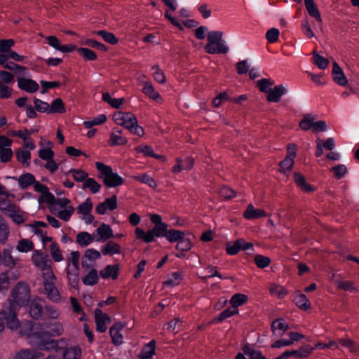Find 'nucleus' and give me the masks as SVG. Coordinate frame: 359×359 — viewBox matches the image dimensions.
Masks as SVG:
<instances>
[{
    "mask_svg": "<svg viewBox=\"0 0 359 359\" xmlns=\"http://www.w3.org/2000/svg\"><path fill=\"white\" fill-rule=\"evenodd\" d=\"M2 262L5 266L12 268L17 265L18 259L13 257L11 250L4 249L2 252Z\"/></svg>",
    "mask_w": 359,
    "mask_h": 359,
    "instance_id": "e433bc0d",
    "label": "nucleus"
},
{
    "mask_svg": "<svg viewBox=\"0 0 359 359\" xmlns=\"http://www.w3.org/2000/svg\"><path fill=\"white\" fill-rule=\"evenodd\" d=\"M274 81L270 79H262L257 81V86L259 90L268 93L271 89Z\"/></svg>",
    "mask_w": 359,
    "mask_h": 359,
    "instance_id": "6e6d98bb",
    "label": "nucleus"
},
{
    "mask_svg": "<svg viewBox=\"0 0 359 359\" xmlns=\"http://www.w3.org/2000/svg\"><path fill=\"white\" fill-rule=\"evenodd\" d=\"M80 254L78 251H73L67 259V278L69 284L72 287H76L79 283Z\"/></svg>",
    "mask_w": 359,
    "mask_h": 359,
    "instance_id": "39448f33",
    "label": "nucleus"
},
{
    "mask_svg": "<svg viewBox=\"0 0 359 359\" xmlns=\"http://www.w3.org/2000/svg\"><path fill=\"white\" fill-rule=\"evenodd\" d=\"M29 149L26 148L24 145L23 147L18 149L16 151V158L24 166L28 167L31 161V153Z\"/></svg>",
    "mask_w": 359,
    "mask_h": 359,
    "instance_id": "bb28decb",
    "label": "nucleus"
},
{
    "mask_svg": "<svg viewBox=\"0 0 359 359\" xmlns=\"http://www.w3.org/2000/svg\"><path fill=\"white\" fill-rule=\"evenodd\" d=\"M95 166L99 172L98 177L107 187H116L123 184V177L114 172L111 167L101 162H96Z\"/></svg>",
    "mask_w": 359,
    "mask_h": 359,
    "instance_id": "20e7f679",
    "label": "nucleus"
},
{
    "mask_svg": "<svg viewBox=\"0 0 359 359\" xmlns=\"http://www.w3.org/2000/svg\"><path fill=\"white\" fill-rule=\"evenodd\" d=\"M118 265H107L100 271V276L104 279L111 278L115 280L118 277Z\"/></svg>",
    "mask_w": 359,
    "mask_h": 359,
    "instance_id": "2f4dec72",
    "label": "nucleus"
},
{
    "mask_svg": "<svg viewBox=\"0 0 359 359\" xmlns=\"http://www.w3.org/2000/svg\"><path fill=\"white\" fill-rule=\"evenodd\" d=\"M280 171L285 176L288 177L292 171V158L288 154L284 161L280 163Z\"/></svg>",
    "mask_w": 359,
    "mask_h": 359,
    "instance_id": "3c124183",
    "label": "nucleus"
},
{
    "mask_svg": "<svg viewBox=\"0 0 359 359\" xmlns=\"http://www.w3.org/2000/svg\"><path fill=\"white\" fill-rule=\"evenodd\" d=\"M40 326L38 323L32 324L27 322L23 325L20 332L28 337L42 339L47 335L60 336L64 331L63 325L60 322H54L50 324L46 332H40Z\"/></svg>",
    "mask_w": 359,
    "mask_h": 359,
    "instance_id": "f03ea898",
    "label": "nucleus"
},
{
    "mask_svg": "<svg viewBox=\"0 0 359 359\" xmlns=\"http://www.w3.org/2000/svg\"><path fill=\"white\" fill-rule=\"evenodd\" d=\"M295 304L296 305L303 311H307L310 309L311 304L309 300L306 297V296L304 294L297 293L295 297Z\"/></svg>",
    "mask_w": 359,
    "mask_h": 359,
    "instance_id": "a19ab883",
    "label": "nucleus"
},
{
    "mask_svg": "<svg viewBox=\"0 0 359 359\" xmlns=\"http://www.w3.org/2000/svg\"><path fill=\"white\" fill-rule=\"evenodd\" d=\"M98 275L97 271L95 269H91L88 274L83 278V283L86 285H94L97 283Z\"/></svg>",
    "mask_w": 359,
    "mask_h": 359,
    "instance_id": "de8ad7c7",
    "label": "nucleus"
},
{
    "mask_svg": "<svg viewBox=\"0 0 359 359\" xmlns=\"http://www.w3.org/2000/svg\"><path fill=\"white\" fill-rule=\"evenodd\" d=\"M287 93V89L283 85H278L271 89L267 93L266 100L271 102H277L280 100L282 95Z\"/></svg>",
    "mask_w": 359,
    "mask_h": 359,
    "instance_id": "5701e85b",
    "label": "nucleus"
},
{
    "mask_svg": "<svg viewBox=\"0 0 359 359\" xmlns=\"http://www.w3.org/2000/svg\"><path fill=\"white\" fill-rule=\"evenodd\" d=\"M223 32L220 31H211L207 34L208 43L204 49L208 54H225L229 51V47L223 40Z\"/></svg>",
    "mask_w": 359,
    "mask_h": 359,
    "instance_id": "7ed1b4c3",
    "label": "nucleus"
},
{
    "mask_svg": "<svg viewBox=\"0 0 359 359\" xmlns=\"http://www.w3.org/2000/svg\"><path fill=\"white\" fill-rule=\"evenodd\" d=\"M134 179L136 180L143 183L146 184L150 187L156 188L157 187V184L155 182V180L149 175L147 174H143L140 176H135L134 177Z\"/></svg>",
    "mask_w": 359,
    "mask_h": 359,
    "instance_id": "0e129e2a",
    "label": "nucleus"
},
{
    "mask_svg": "<svg viewBox=\"0 0 359 359\" xmlns=\"http://www.w3.org/2000/svg\"><path fill=\"white\" fill-rule=\"evenodd\" d=\"M266 216V213L264 210L255 208L252 204H249L243 213L244 218L248 220H253Z\"/></svg>",
    "mask_w": 359,
    "mask_h": 359,
    "instance_id": "aec40b11",
    "label": "nucleus"
},
{
    "mask_svg": "<svg viewBox=\"0 0 359 359\" xmlns=\"http://www.w3.org/2000/svg\"><path fill=\"white\" fill-rule=\"evenodd\" d=\"M92 208L93 203L90 198H87L78 207V213L86 224H90L94 219L93 216L90 214Z\"/></svg>",
    "mask_w": 359,
    "mask_h": 359,
    "instance_id": "ddd939ff",
    "label": "nucleus"
},
{
    "mask_svg": "<svg viewBox=\"0 0 359 359\" xmlns=\"http://www.w3.org/2000/svg\"><path fill=\"white\" fill-rule=\"evenodd\" d=\"M18 86L20 89L30 93L36 92L39 88V84L35 81L25 77L18 79Z\"/></svg>",
    "mask_w": 359,
    "mask_h": 359,
    "instance_id": "a211bd4d",
    "label": "nucleus"
},
{
    "mask_svg": "<svg viewBox=\"0 0 359 359\" xmlns=\"http://www.w3.org/2000/svg\"><path fill=\"white\" fill-rule=\"evenodd\" d=\"M34 248L33 242L28 239H21L16 246L18 251L25 253L33 250Z\"/></svg>",
    "mask_w": 359,
    "mask_h": 359,
    "instance_id": "8fccbe9b",
    "label": "nucleus"
},
{
    "mask_svg": "<svg viewBox=\"0 0 359 359\" xmlns=\"http://www.w3.org/2000/svg\"><path fill=\"white\" fill-rule=\"evenodd\" d=\"M74 212V208L72 205L67 206L62 210L58 211L57 216L62 220L67 222Z\"/></svg>",
    "mask_w": 359,
    "mask_h": 359,
    "instance_id": "338daca9",
    "label": "nucleus"
},
{
    "mask_svg": "<svg viewBox=\"0 0 359 359\" xmlns=\"http://www.w3.org/2000/svg\"><path fill=\"white\" fill-rule=\"evenodd\" d=\"M155 354V341L151 340L150 342L144 345L142 352L140 354V357L142 359H151V358Z\"/></svg>",
    "mask_w": 359,
    "mask_h": 359,
    "instance_id": "58836bf2",
    "label": "nucleus"
},
{
    "mask_svg": "<svg viewBox=\"0 0 359 359\" xmlns=\"http://www.w3.org/2000/svg\"><path fill=\"white\" fill-rule=\"evenodd\" d=\"M243 243V239H238L234 242L228 243L226 245V252L229 255H233L237 254L241 250V244Z\"/></svg>",
    "mask_w": 359,
    "mask_h": 359,
    "instance_id": "e2e57ef3",
    "label": "nucleus"
},
{
    "mask_svg": "<svg viewBox=\"0 0 359 359\" xmlns=\"http://www.w3.org/2000/svg\"><path fill=\"white\" fill-rule=\"evenodd\" d=\"M8 135L10 136L20 137L24 142L23 145L29 150H34L35 149V144L30 138L32 133L27 128L19 130H11L8 132Z\"/></svg>",
    "mask_w": 359,
    "mask_h": 359,
    "instance_id": "f8f14e48",
    "label": "nucleus"
},
{
    "mask_svg": "<svg viewBox=\"0 0 359 359\" xmlns=\"http://www.w3.org/2000/svg\"><path fill=\"white\" fill-rule=\"evenodd\" d=\"M117 208L116 196H112L111 198L106 199L102 203L98 204L96 208V212L99 215H104L107 210L112 211Z\"/></svg>",
    "mask_w": 359,
    "mask_h": 359,
    "instance_id": "f3484780",
    "label": "nucleus"
},
{
    "mask_svg": "<svg viewBox=\"0 0 359 359\" xmlns=\"http://www.w3.org/2000/svg\"><path fill=\"white\" fill-rule=\"evenodd\" d=\"M6 214L17 224H22L25 221V212L15 205L8 209V212Z\"/></svg>",
    "mask_w": 359,
    "mask_h": 359,
    "instance_id": "a878e982",
    "label": "nucleus"
},
{
    "mask_svg": "<svg viewBox=\"0 0 359 359\" xmlns=\"http://www.w3.org/2000/svg\"><path fill=\"white\" fill-rule=\"evenodd\" d=\"M168 226L166 223L163 222L160 224L154 225L152 229L144 231L140 227L135 228V233L137 239L143 241L144 243L153 242L155 236L161 238L165 237L168 230Z\"/></svg>",
    "mask_w": 359,
    "mask_h": 359,
    "instance_id": "423d86ee",
    "label": "nucleus"
},
{
    "mask_svg": "<svg viewBox=\"0 0 359 359\" xmlns=\"http://www.w3.org/2000/svg\"><path fill=\"white\" fill-rule=\"evenodd\" d=\"M294 180L297 185L304 192L309 193L314 191V187L306 182L305 177L299 174L294 173Z\"/></svg>",
    "mask_w": 359,
    "mask_h": 359,
    "instance_id": "473e14b6",
    "label": "nucleus"
},
{
    "mask_svg": "<svg viewBox=\"0 0 359 359\" xmlns=\"http://www.w3.org/2000/svg\"><path fill=\"white\" fill-rule=\"evenodd\" d=\"M94 236L96 241H105L114 236L111 226L105 223L97 228Z\"/></svg>",
    "mask_w": 359,
    "mask_h": 359,
    "instance_id": "dca6fc26",
    "label": "nucleus"
},
{
    "mask_svg": "<svg viewBox=\"0 0 359 359\" xmlns=\"http://www.w3.org/2000/svg\"><path fill=\"white\" fill-rule=\"evenodd\" d=\"M10 312L0 311V333L4 330L5 324L11 330L20 327V322L16 317V310L25 306L30 299V288L27 283L19 282L11 291Z\"/></svg>",
    "mask_w": 359,
    "mask_h": 359,
    "instance_id": "f257e3e1",
    "label": "nucleus"
},
{
    "mask_svg": "<svg viewBox=\"0 0 359 359\" xmlns=\"http://www.w3.org/2000/svg\"><path fill=\"white\" fill-rule=\"evenodd\" d=\"M9 229L5 220L0 215V242L5 243L9 235Z\"/></svg>",
    "mask_w": 359,
    "mask_h": 359,
    "instance_id": "680f3d73",
    "label": "nucleus"
},
{
    "mask_svg": "<svg viewBox=\"0 0 359 359\" xmlns=\"http://www.w3.org/2000/svg\"><path fill=\"white\" fill-rule=\"evenodd\" d=\"M313 62L318 67V68L321 69H325L328 66L329 60L327 58L323 57L322 55L314 53Z\"/></svg>",
    "mask_w": 359,
    "mask_h": 359,
    "instance_id": "774afa93",
    "label": "nucleus"
},
{
    "mask_svg": "<svg viewBox=\"0 0 359 359\" xmlns=\"http://www.w3.org/2000/svg\"><path fill=\"white\" fill-rule=\"evenodd\" d=\"M243 351L250 359H266L259 350H255L249 346H245Z\"/></svg>",
    "mask_w": 359,
    "mask_h": 359,
    "instance_id": "13d9d810",
    "label": "nucleus"
},
{
    "mask_svg": "<svg viewBox=\"0 0 359 359\" xmlns=\"http://www.w3.org/2000/svg\"><path fill=\"white\" fill-rule=\"evenodd\" d=\"M46 39L50 46L62 53H70L76 49L75 45H62L60 41L55 36H48Z\"/></svg>",
    "mask_w": 359,
    "mask_h": 359,
    "instance_id": "4468645a",
    "label": "nucleus"
},
{
    "mask_svg": "<svg viewBox=\"0 0 359 359\" xmlns=\"http://www.w3.org/2000/svg\"><path fill=\"white\" fill-rule=\"evenodd\" d=\"M143 85L142 93L153 100L162 102L163 99L160 94L155 90L150 81H142Z\"/></svg>",
    "mask_w": 359,
    "mask_h": 359,
    "instance_id": "412c9836",
    "label": "nucleus"
},
{
    "mask_svg": "<svg viewBox=\"0 0 359 359\" xmlns=\"http://www.w3.org/2000/svg\"><path fill=\"white\" fill-rule=\"evenodd\" d=\"M238 313V309H233L232 306L224 310L217 317L214 319V321L222 322L227 318L231 317Z\"/></svg>",
    "mask_w": 359,
    "mask_h": 359,
    "instance_id": "bf43d9fd",
    "label": "nucleus"
},
{
    "mask_svg": "<svg viewBox=\"0 0 359 359\" xmlns=\"http://www.w3.org/2000/svg\"><path fill=\"white\" fill-rule=\"evenodd\" d=\"M314 348L309 344H304L299 348L293 350V358H306L313 351Z\"/></svg>",
    "mask_w": 359,
    "mask_h": 359,
    "instance_id": "f704fd0d",
    "label": "nucleus"
},
{
    "mask_svg": "<svg viewBox=\"0 0 359 359\" xmlns=\"http://www.w3.org/2000/svg\"><path fill=\"white\" fill-rule=\"evenodd\" d=\"M43 300L39 297L34 298L29 306V314L33 318L38 319L42 316Z\"/></svg>",
    "mask_w": 359,
    "mask_h": 359,
    "instance_id": "b1692460",
    "label": "nucleus"
},
{
    "mask_svg": "<svg viewBox=\"0 0 359 359\" xmlns=\"http://www.w3.org/2000/svg\"><path fill=\"white\" fill-rule=\"evenodd\" d=\"M33 264L40 271L41 278L46 277L54 273L51 261L48 259V255L40 251L34 250L31 257Z\"/></svg>",
    "mask_w": 359,
    "mask_h": 359,
    "instance_id": "0eeeda50",
    "label": "nucleus"
},
{
    "mask_svg": "<svg viewBox=\"0 0 359 359\" xmlns=\"http://www.w3.org/2000/svg\"><path fill=\"white\" fill-rule=\"evenodd\" d=\"M316 119L315 116L309 114L305 115L303 119L299 122V127L304 130L313 129L314 121Z\"/></svg>",
    "mask_w": 359,
    "mask_h": 359,
    "instance_id": "052dcab7",
    "label": "nucleus"
},
{
    "mask_svg": "<svg viewBox=\"0 0 359 359\" xmlns=\"http://www.w3.org/2000/svg\"><path fill=\"white\" fill-rule=\"evenodd\" d=\"M56 279L54 273L48 276V278L46 276L42 278L44 293L47 298L53 302L58 303L61 300V296L55 285Z\"/></svg>",
    "mask_w": 359,
    "mask_h": 359,
    "instance_id": "6e6552de",
    "label": "nucleus"
},
{
    "mask_svg": "<svg viewBox=\"0 0 359 359\" xmlns=\"http://www.w3.org/2000/svg\"><path fill=\"white\" fill-rule=\"evenodd\" d=\"M114 121L128 130H132L133 127L137 123V118L135 115L130 112L116 111L113 115Z\"/></svg>",
    "mask_w": 359,
    "mask_h": 359,
    "instance_id": "1a4fd4ad",
    "label": "nucleus"
},
{
    "mask_svg": "<svg viewBox=\"0 0 359 359\" xmlns=\"http://www.w3.org/2000/svg\"><path fill=\"white\" fill-rule=\"evenodd\" d=\"M270 293L278 298H283L287 294V291L281 285L272 283L269 287Z\"/></svg>",
    "mask_w": 359,
    "mask_h": 359,
    "instance_id": "603ef678",
    "label": "nucleus"
},
{
    "mask_svg": "<svg viewBox=\"0 0 359 359\" xmlns=\"http://www.w3.org/2000/svg\"><path fill=\"white\" fill-rule=\"evenodd\" d=\"M182 273L179 272L171 273L166 277V280L163 282V286L175 287L178 285L182 279Z\"/></svg>",
    "mask_w": 359,
    "mask_h": 359,
    "instance_id": "4c0bfd02",
    "label": "nucleus"
},
{
    "mask_svg": "<svg viewBox=\"0 0 359 359\" xmlns=\"http://www.w3.org/2000/svg\"><path fill=\"white\" fill-rule=\"evenodd\" d=\"M58 359H81V349L76 346L67 347L57 351Z\"/></svg>",
    "mask_w": 359,
    "mask_h": 359,
    "instance_id": "9b49d317",
    "label": "nucleus"
},
{
    "mask_svg": "<svg viewBox=\"0 0 359 359\" xmlns=\"http://www.w3.org/2000/svg\"><path fill=\"white\" fill-rule=\"evenodd\" d=\"M248 299V297L247 295L242 293H236L231 297L229 302L233 309H238V306L246 303Z\"/></svg>",
    "mask_w": 359,
    "mask_h": 359,
    "instance_id": "79ce46f5",
    "label": "nucleus"
},
{
    "mask_svg": "<svg viewBox=\"0 0 359 359\" xmlns=\"http://www.w3.org/2000/svg\"><path fill=\"white\" fill-rule=\"evenodd\" d=\"M78 53L87 60H95L97 58L96 53L87 48H79L76 49Z\"/></svg>",
    "mask_w": 359,
    "mask_h": 359,
    "instance_id": "69168bd1",
    "label": "nucleus"
},
{
    "mask_svg": "<svg viewBox=\"0 0 359 359\" xmlns=\"http://www.w3.org/2000/svg\"><path fill=\"white\" fill-rule=\"evenodd\" d=\"M41 357V354L39 351L22 350L18 353L15 359H39Z\"/></svg>",
    "mask_w": 359,
    "mask_h": 359,
    "instance_id": "37998d69",
    "label": "nucleus"
},
{
    "mask_svg": "<svg viewBox=\"0 0 359 359\" xmlns=\"http://www.w3.org/2000/svg\"><path fill=\"white\" fill-rule=\"evenodd\" d=\"M50 254L53 259L56 262H62L64 259L59 245L55 242H52V243L50 244Z\"/></svg>",
    "mask_w": 359,
    "mask_h": 359,
    "instance_id": "c03bdc74",
    "label": "nucleus"
},
{
    "mask_svg": "<svg viewBox=\"0 0 359 359\" xmlns=\"http://www.w3.org/2000/svg\"><path fill=\"white\" fill-rule=\"evenodd\" d=\"M121 130H116L110 134V139L109 144L111 146L115 145H125L128 142L127 138L121 135Z\"/></svg>",
    "mask_w": 359,
    "mask_h": 359,
    "instance_id": "72a5a7b5",
    "label": "nucleus"
},
{
    "mask_svg": "<svg viewBox=\"0 0 359 359\" xmlns=\"http://www.w3.org/2000/svg\"><path fill=\"white\" fill-rule=\"evenodd\" d=\"M336 275H332V279L334 285L339 290L344 291H349L351 292H356V288L354 286V283L351 280L341 281L338 278H335Z\"/></svg>",
    "mask_w": 359,
    "mask_h": 359,
    "instance_id": "7c9ffc66",
    "label": "nucleus"
},
{
    "mask_svg": "<svg viewBox=\"0 0 359 359\" xmlns=\"http://www.w3.org/2000/svg\"><path fill=\"white\" fill-rule=\"evenodd\" d=\"M39 203L44 202L48 205V208L50 211H56L55 208V196L48 191L44 192L39 198Z\"/></svg>",
    "mask_w": 359,
    "mask_h": 359,
    "instance_id": "c9c22d12",
    "label": "nucleus"
},
{
    "mask_svg": "<svg viewBox=\"0 0 359 359\" xmlns=\"http://www.w3.org/2000/svg\"><path fill=\"white\" fill-rule=\"evenodd\" d=\"M93 34L100 36L106 42L110 44L114 45L117 43L118 41V39L114 34L108 32L106 30L95 31L93 32Z\"/></svg>",
    "mask_w": 359,
    "mask_h": 359,
    "instance_id": "49530a36",
    "label": "nucleus"
},
{
    "mask_svg": "<svg viewBox=\"0 0 359 359\" xmlns=\"http://www.w3.org/2000/svg\"><path fill=\"white\" fill-rule=\"evenodd\" d=\"M65 107L62 100L60 98L54 100L49 107V114L65 113Z\"/></svg>",
    "mask_w": 359,
    "mask_h": 359,
    "instance_id": "a18cd8bd",
    "label": "nucleus"
},
{
    "mask_svg": "<svg viewBox=\"0 0 359 359\" xmlns=\"http://www.w3.org/2000/svg\"><path fill=\"white\" fill-rule=\"evenodd\" d=\"M94 313L97 331L104 332L107 330V325L111 322L110 317L100 309H96Z\"/></svg>",
    "mask_w": 359,
    "mask_h": 359,
    "instance_id": "9d476101",
    "label": "nucleus"
},
{
    "mask_svg": "<svg viewBox=\"0 0 359 359\" xmlns=\"http://www.w3.org/2000/svg\"><path fill=\"white\" fill-rule=\"evenodd\" d=\"M288 327L289 325L282 318L275 320L271 325L273 334L276 337H282Z\"/></svg>",
    "mask_w": 359,
    "mask_h": 359,
    "instance_id": "393cba45",
    "label": "nucleus"
},
{
    "mask_svg": "<svg viewBox=\"0 0 359 359\" xmlns=\"http://www.w3.org/2000/svg\"><path fill=\"white\" fill-rule=\"evenodd\" d=\"M332 72L333 80L334 81L335 83L341 86H345L346 85H347L348 80L346 78L342 69L336 62L333 63Z\"/></svg>",
    "mask_w": 359,
    "mask_h": 359,
    "instance_id": "4be33fe9",
    "label": "nucleus"
},
{
    "mask_svg": "<svg viewBox=\"0 0 359 359\" xmlns=\"http://www.w3.org/2000/svg\"><path fill=\"white\" fill-rule=\"evenodd\" d=\"M83 188L89 189L93 194H95L100 191L101 185L93 178H87L83 184Z\"/></svg>",
    "mask_w": 359,
    "mask_h": 359,
    "instance_id": "5fc2aeb1",
    "label": "nucleus"
},
{
    "mask_svg": "<svg viewBox=\"0 0 359 359\" xmlns=\"http://www.w3.org/2000/svg\"><path fill=\"white\" fill-rule=\"evenodd\" d=\"M101 251L104 255L113 256L120 254L121 248L118 243L110 241L102 247Z\"/></svg>",
    "mask_w": 359,
    "mask_h": 359,
    "instance_id": "cd10ccee",
    "label": "nucleus"
},
{
    "mask_svg": "<svg viewBox=\"0 0 359 359\" xmlns=\"http://www.w3.org/2000/svg\"><path fill=\"white\" fill-rule=\"evenodd\" d=\"M153 70V77L154 80L159 83L164 84L166 82V77L164 72L158 65H154L151 67Z\"/></svg>",
    "mask_w": 359,
    "mask_h": 359,
    "instance_id": "4d7b16f0",
    "label": "nucleus"
},
{
    "mask_svg": "<svg viewBox=\"0 0 359 359\" xmlns=\"http://www.w3.org/2000/svg\"><path fill=\"white\" fill-rule=\"evenodd\" d=\"M12 179L18 181L20 188L27 189L28 187L34 184L36 179L31 173H25L21 175L19 177H12Z\"/></svg>",
    "mask_w": 359,
    "mask_h": 359,
    "instance_id": "c85d7f7f",
    "label": "nucleus"
},
{
    "mask_svg": "<svg viewBox=\"0 0 359 359\" xmlns=\"http://www.w3.org/2000/svg\"><path fill=\"white\" fill-rule=\"evenodd\" d=\"M135 151L138 153H143L145 156H152L156 158L165 160L163 156L155 154L152 148L147 145H141L135 148Z\"/></svg>",
    "mask_w": 359,
    "mask_h": 359,
    "instance_id": "864d4df0",
    "label": "nucleus"
},
{
    "mask_svg": "<svg viewBox=\"0 0 359 359\" xmlns=\"http://www.w3.org/2000/svg\"><path fill=\"white\" fill-rule=\"evenodd\" d=\"M93 242V238L88 232L82 231L76 236V243L81 247H87Z\"/></svg>",
    "mask_w": 359,
    "mask_h": 359,
    "instance_id": "ea45409f",
    "label": "nucleus"
},
{
    "mask_svg": "<svg viewBox=\"0 0 359 359\" xmlns=\"http://www.w3.org/2000/svg\"><path fill=\"white\" fill-rule=\"evenodd\" d=\"M306 8L310 16L314 18L318 22L322 23L320 11L313 0H304Z\"/></svg>",
    "mask_w": 359,
    "mask_h": 359,
    "instance_id": "c756f323",
    "label": "nucleus"
},
{
    "mask_svg": "<svg viewBox=\"0 0 359 359\" xmlns=\"http://www.w3.org/2000/svg\"><path fill=\"white\" fill-rule=\"evenodd\" d=\"M102 251L100 252L94 248H89L85 251L82 259V265L84 268L90 267L96 260L102 257Z\"/></svg>",
    "mask_w": 359,
    "mask_h": 359,
    "instance_id": "2eb2a0df",
    "label": "nucleus"
},
{
    "mask_svg": "<svg viewBox=\"0 0 359 359\" xmlns=\"http://www.w3.org/2000/svg\"><path fill=\"white\" fill-rule=\"evenodd\" d=\"M124 325L121 322L115 323L110 328L109 332L112 341L116 345H120L123 343V335L121 331L123 329Z\"/></svg>",
    "mask_w": 359,
    "mask_h": 359,
    "instance_id": "6ab92c4d",
    "label": "nucleus"
},
{
    "mask_svg": "<svg viewBox=\"0 0 359 359\" xmlns=\"http://www.w3.org/2000/svg\"><path fill=\"white\" fill-rule=\"evenodd\" d=\"M184 236V233L182 231L170 229L168 230V232L165 238L170 243L177 242L179 240Z\"/></svg>",
    "mask_w": 359,
    "mask_h": 359,
    "instance_id": "09e8293b",
    "label": "nucleus"
}]
</instances>
